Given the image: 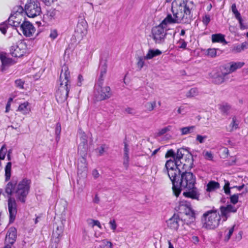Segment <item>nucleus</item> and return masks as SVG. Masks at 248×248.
<instances>
[{
	"instance_id": "obj_59",
	"label": "nucleus",
	"mask_w": 248,
	"mask_h": 248,
	"mask_svg": "<svg viewBox=\"0 0 248 248\" xmlns=\"http://www.w3.org/2000/svg\"><path fill=\"white\" fill-rule=\"evenodd\" d=\"M92 221H93V226H97L99 228H100V229L102 228V227H101V225L100 224V222L98 220L93 219Z\"/></svg>"
},
{
	"instance_id": "obj_63",
	"label": "nucleus",
	"mask_w": 248,
	"mask_h": 248,
	"mask_svg": "<svg viewBox=\"0 0 248 248\" xmlns=\"http://www.w3.org/2000/svg\"><path fill=\"white\" fill-rule=\"evenodd\" d=\"M222 150H223V151H222L223 154L224 155H225L226 156H227L229 154V151L228 149V148H226V147H224V148H223Z\"/></svg>"
},
{
	"instance_id": "obj_56",
	"label": "nucleus",
	"mask_w": 248,
	"mask_h": 248,
	"mask_svg": "<svg viewBox=\"0 0 248 248\" xmlns=\"http://www.w3.org/2000/svg\"><path fill=\"white\" fill-rule=\"evenodd\" d=\"M56 0H42V2L47 6H50L52 3H53Z\"/></svg>"
},
{
	"instance_id": "obj_41",
	"label": "nucleus",
	"mask_w": 248,
	"mask_h": 248,
	"mask_svg": "<svg viewBox=\"0 0 248 248\" xmlns=\"http://www.w3.org/2000/svg\"><path fill=\"white\" fill-rule=\"evenodd\" d=\"M220 51L218 49L209 48L207 50V55L211 57H215L217 55V51Z\"/></svg>"
},
{
	"instance_id": "obj_54",
	"label": "nucleus",
	"mask_w": 248,
	"mask_h": 248,
	"mask_svg": "<svg viewBox=\"0 0 248 248\" xmlns=\"http://www.w3.org/2000/svg\"><path fill=\"white\" fill-rule=\"evenodd\" d=\"M59 241V239H57L55 240L54 242H52L48 248H57Z\"/></svg>"
},
{
	"instance_id": "obj_9",
	"label": "nucleus",
	"mask_w": 248,
	"mask_h": 248,
	"mask_svg": "<svg viewBox=\"0 0 248 248\" xmlns=\"http://www.w3.org/2000/svg\"><path fill=\"white\" fill-rule=\"evenodd\" d=\"M178 208L180 211H184L186 215L189 217V221H186V219H184L186 223L191 224L195 221L196 214L194 210L192 209L189 202L186 201H181L179 203Z\"/></svg>"
},
{
	"instance_id": "obj_53",
	"label": "nucleus",
	"mask_w": 248,
	"mask_h": 248,
	"mask_svg": "<svg viewBox=\"0 0 248 248\" xmlns=\"http://www.w3.org/2000/svg\"><path fill=\"white\" fill-rule=\"evenodd\" d=\"M7 25L4 23L0 27V31L3 34H5L7 32Z\"/></svg>"
},
{
	"instance_id": "obj_6",
	"label": "nucleus",
	"mask_w": 248,
	"mask_h": 248,
	"mask_svg": "<svg viewBox=\"0 0 248 248\" xmlns=\"http://www.w3.org/2000/svg\"><path fill=\"white\" fill-rule=\"evenodd\" d=\"M30 184L31 180L25 178L16 186L15 196L16 199L22 203H25L26 202V199L30 188Z\"/></svg>"
},
{
	"instance_id": "obj_51",
	"label": "nucleus",
	"mask_w": 248,
	"mask_h": 248,
	"mask_svg": "<svg viewBox=\"0 0 248 248\" xmlns=\"http://www.w3.org/2000/svg\"><path fill=\"white\" fill-rule=\"evenodd\" d=\"M210 21V16L209 15H205L202 18V22L205 25H207Z\"/></svg>"
},
{
	"instance_id": "obj_43",
	"label": "nucleus",
	"mask_w": 248,
	"mask_h": 248,
	"mask_svg": "<svg viewBox=\"0 0 248 248\" xmlns=\"http://www.w3.org/2000/svg\"><path fill=\"white\" fill-rule=\"evenodd\" d=\"M172 126L169 125L160 129L157 133L158 136H161L170 130Z\"/></svg>"
},
{
	"instance_id": "obj_26",
	"label": "nucleus",
	"mask_w": 248,
	"mask_h": 248,
	"mask_svg": "<svg viewBox=\"0 0 248 248\" xmlns=\"http://www.w3.org/2000/svg\"><path fill=\"white\" fill-rule=\"evenodd\" d=\"M228 74L227 72L222 73L221 74H216L213 78V81L216 84H220L224 81V78Z\"/></svg>"
},
{
	"instance_id": "obj_55",
	"label": "nucleus",
	"mask_w": 248,
	"mask_h": 248,
	"mask_svg": "<svg viewBox=\"0 0 248 248\" xmlns=\"http://www.w3.org/2000/svg\"><path fill=\"white\" fill-rule=\"evenodd\" d=\"M102 242L105 245L104 248H112V243L110 242L105 240H103Z\"/></svg>"
},
{
	"instance_id": "obj_33",
	"label": "nucleus",
	"mask_w": 248,
	"mask_h": 248,
	"mask_svg": "<svg viewBox=\"0 0 248 248\" xmlns=\"http://www.w3.org/2000/svg\"><path fill=\"white\" fill-rule=\"evenodd\" d=\"M199 94V90L197 88L190 89L186 94L187 98H191L197 96Z\"/></svg>"
},
{
	"instance_id": "obj_28",
	"label": "nucleus",
	"mask_w": 248,
	"mask_h": 248,
	"mask_svg": "<svg viewBox=\"0 0 248 248\" xmlns=\"http://www.w3.org/2000/svg\"><path fill=\"white\" fill-rule=\"evenodd\" d=\"M162 54V52L158 49H150L146 55L144 56V58L147 60H150L153 58L155 57L159 56Z\"/></svg>"
},
{
	"instance_id": "obj_39",
	"label": "nucleus",
	"mask_w": 248,
	"mask_h": 248,
	"mask_svg": "<svg viewBox=\"0 0 248 248\" xmlns=\"http://www.w3.org/2000/svg\"><path fill=\"white\" fill-rule=\"evenodd\" d=\"M144 60H146L144 58V57H138L137 59V67L139 68V70H140L144 65Z\"/></svg>"
},
{
	"instance_id": "obj_52",
	"label": "nucleus",
	"mask_w": 248,
	"mask_h": 248,
	"mask_svg": "<svg viewBox=\"0 0 248 248\" xmlns=\"http://www.w3.org/2000/svg\"><path fill=\"white\" fill-rule=\"evenodd\" d=\"M109 224L111 229L113 230V232H114L117 228V225L115 220L114 219L110 220Z\"/></svg>"
},
{
	"instance_id": "obj_47",
	"label": "nucleus",
	"mask_w": 248,
	"mask_h": 248,
	"mask_svg": "<svg viewBox=\"0 0 248 248\" xmlns=\"http://www.w3.org/2000/svg\"><path fill=\"white\" fill-rule=\"evenodd\" d=\"M234 227H235V225H233L232 228H231L229 229L228 234H227V235L225 236V237L224 238L225 241L227 242L229 240V239L231 238V235H232V234L233 233V232H234Z\"/></svg>"
},
{
	"instance_id": "obj_45",
	"label": "nucleus",
	"mask_w": 248,
	"mask_h": 248,
	"mask_svg": "<svg viewBox=\"0 0 248 248\" xmlns=\"http://www.w3.org/2000/svg\"><path fill=\"white\" fill-rule=\"evenodd\" d=\"M24 81L21 79H16L15 81L16 86L20 89H24Z\"/></svg>"
},
{
	"instance_id": "obj_11",
	"label": "nucleus",
	"mask_w": 248,
	"mask_h": 248,
	"mask_svg": "<svg viewBox=\"0 0 248 248\" xmlns=\"http://www.w3.org/2000/svg\"><path fill=\"white\" fill-rule=\"evenodd\" d=\"M166 27L159 24L158 26L154 27L152 31L153 38L156 44H161L164 42L166 35L165 31Z\"/></svg>"
},
{
	"instance_id": "obj_49",
	"label": "nucleus",
	"mask_w": 248,
	"mask_h": 248,
	"mask_svg": "<svg viewBox=\"0 0 248 248\" xmlns=\"http://www.w3.org/2000/svg\"><path fill=\"white\" fill-rule=\"evenodd\" d=\"M204 158L208 160H212L213 159V155L211 152L206 151L203 153Z\"/></svg>"
},
{
	"instance_id": "obj_62",
	"label": "nucleus",
	"mask_w": 248,
	"mask_h": 248,
	"mask_svg": "<svg viewBox=\"0 0 248 248\" xmlns=\"http://www.w3.org/2000/svg\"><path fill=\"white\" fill-rule=\"evenodd\" d=\"M92 174L95 179L97 178L99 176V174L96 170H93Z\"/></svg>"
},
{
	"instance_id": "obj_13",
	"label": "nucleus",
	"mask_w": 248,
	"mask_h": 248,
	"mask_svg": "<svg viewBox=\"0 0 248 248\" xmlns=\"http://www.w3.org/2000/svg\"><path fill=\"white\" fill-rule=\"evenodd\" d=\"M80 143L78 147V153L81 155H86L88 151V138L84 132L81 130L78 131Z\"/></svg>"
},
{
	"instance_id": "obj_3",
	"label": "nucleus",
	"mask_w": 248,
	"mask_h": 248,
	"mask_svg": "<svg viewBox=\"0 0 248 248\" xmlns=\"http://www.w3.org/2000/svg\"><path fill=\"white\" fill-rule=\"evenodd\" d=\"M69 78L70 72L67 66L64 64L62 67L60 76V86L55 94L58 103H62L67 98L70 88Z\"/></svg>"
},
{
	"instance_id": "obj_24",
	"label": "nucleus",
	"mask_w": 248,
	"mask_h": 248,
	"mask_svg": "<svg viewBox=\"0 0 248 248\" xmlns=\"http://www.w3.org/2000/svg\"><path fill=\"white\" fill-rule=\"evenodd\" d=\"M0 60L2 64L1 67V71H3L5 67L9 66L13 62L12 59L11 58H8L5 54H0Z\"/></svg>"
},
{
	"instance_id": "obj_25",
	"label": "nucleus",
	"mask_w": 248,
	"mask_h": 248,
	"mask_svg": "<svg viewBox=\"0 0 248 248\" xmlns=\"http://www.w3.org/2000/svg\"><path fill=\"white\" fill-rule=\"evenodd\" d=\"M244 64V62H232L230 63V68L226 70V72L228 73V74L232 73L237 69L241 68Z\"/></svg>"
},
{
	"instance_id": "obj_31",
	"label": "nucleus",
	"mask_w": 248,
	"mask_h": 248,
	"mask_svg": "<svg viewBox=\"0 0 248 248\" xmlns=\"http://www.w3.org/2000/svg\"><path fill=\"white\" fill-rule=\"evenodd\" d=\"M28 106L29 103L28 102H25L19 106L17 110L20 111L24 115L27 114L29 113L30 112V109L28 108Z\"/></svg>"
},
{
	"instance_id": "obj_7",
	"label": "nucleus",
	"mask_w": 248,
	"mask_h": 248,
	"mask_svg": "<svg viewBox=\"0 0 248 248\" xmlns=\"http://www.w3.org/2000/svg\"><path fill=\"white\" fill-rule=\"evenodd\" d=\"M21 12L24 11L29 17H34L39 16L41 12V8L38 1H28L24 9L20 7Z\"/></svg>"
},
{
	"instance_id": "obj_37",
	"label": "nucleus",
	"mask_w": 248,
	"mask_h": 248,
	"mask_svg": "<svg viewBox=\"0 0 248 248\" xmlns=\"http://www.w3.org/2000/svg\"><path fill=\"white\" fill-rule=\"evenodd\" d=\"M239 121L237 120L236 117H232V122L230 126L231 127V131L236 130L238 128Z\"/></svg>"
},
{
	"instance_id": "obj_15",
	"label": "nucleus",
	"mask_w": 248,
	"mask_h": 248,
	"mask_svg": "<svg viewBox=\"0 0 248 248\" xmlns=\"http://www.w3.org/2000/svg\"><path fill=\"white\" fill-rule=\"evenodd\" d=\"M20 30L23 34L27 37H31L35 31L33 25L29 21H23L20 25Z\"/></svg>"
},
{
	"instance_id": "obj_42",
	"label": "nucleus",
	"mask_w": 248,
	"mask_h": 248,
	"mask_svg": "<svg viewBox=\"0 0 248 248\" xmlns=\"http://www.w3.org/2000/svg\"><path fill=\"white\" fill-rule=\"evenodd\" d=\"M61 132V125L60 123H57L55 127V134L56 135V140H58L60 139V135Z\"/></svg>"
},
{
	"instance_id": "obj_57",
	"label": "nucleus",
	"mask_w": 248,
	"mask_h": 248,
	"mask_svg": "<svg viewBox=\"0 0 248 248\" xmlns=\"http://www.w3.org/2000/svg\"><path fill=\"white\" fill-rule=\"evenodd\" d=\"M78 86H81L82 85V82L84 80L82 76L81 75H79L78 76Z\"/></svg>"
},
{
	"instance_id": "obj_5",
	"label": "nucleus",
	"mask_w": 248,
	"mask_h": 248,
	"mask_svg": "<svg viewBox=\"0 0 248 248\" xmlns=\"http://www.w3.org/2000/svg\"><path fill=\"white\" fill-rule=\"evenodd\" d=\"M16 182L12 181L9 182L5 187V192L10 196L8 200V207L9 212V223L14 222L17 213L16 203L14 198L11 197L15 193Z\"/></svg>"
},
{
	"instance_id": "obj_40",
	"label": "nucleus",
	"mask_w": 248,
	"mask_h": 248,
	"mask_svg": "<svg viewBox=\"0 0 248 248\" xmlns=\"http://www.w3.org/2000/svg\"><path fill=\"white\" fill-rule=\"evenodd\" d=\"M231 108V106L228 104H225L222 105L220 107V109L221 112L225 114H228L229 111Z\"/></svg>"
},
{
	"instance_id": "obj_44",
	"label": "nucleus",
	"mask_w": 248,
	"mask_h": 248,
	"mask_svg": "<svg viewBox=\"0 0 248 248\" xmlns=\"http://www.w3.org/2000/svg\"><path fill=\"white\" fill-rule=\"evenodd\" d=\"M6 152L7 149L6 145L4 144L1 147L0 150V160L4 159Z\"/></svg>"
},
{
	"instance_id": "obj_38",
	"label": "nucleus",
	"mask_w": 248,
	"mask_h": 248,
	"mask_svg": "<svg viewBox=\"0 0 248 248\" xmlns=\"http://www.w3.org/2000/svg\"><path fill=\"white\" fill-rule=\"evenodd\" d=\"M156 107V102L155 101L148 102L145 105V108L147 110L151 111L153 110Z\"/></svg>"
},
{
	"instance_id": "obj_50",
	"label": "nucleus",
	"mask_w": 248,
	"mask_h": 248,
	"mask_svg": "<svg viewBox=\"0 0 248 248\" xmlns=\"http://www.w3.org/2000/svg\"><path fill=\"white\" fill-rule=\"evenodd\" d=\"M207 138V136H202L201 135H197L196 137V140L199 141L200 143H203L204 142L205 140Z\"/></svg>"
},
{
	"instance_id": "obj_19",
	"label": "nucleus",
	"mask_w": 248,
	"mask_h": 248,
	"mask_svg": "<svg viewBox=\"0 0 248 248\" xmlns=\"http://www.w3.org/2000/svg\"><path fill=\"white\" fill-rule=\"evenodd\" d=\"M21 12H18V14L16 13L15 16H11L8 20V24L11 26L15 27H20L22 24L21 17L22 16L20 14Z\"/></svg>"
},
{
	"instance_id": "obj_10",
	"label": "nucleus",
	"mask_w": 248,
	"mask_h": 248,
	"mask_svg": "<svg viewBox=\"0 0 248 248\" xmlns=\"http://www.w3.org/2000/svg\"><path fill=\"white\" fill-rule=\"evenodd\" d=\"M27 49V46L26 42L23 40H20L11 46L10 54L13 57H20L26 53Z\"/></svg>"
},
{
	"instance_id": "obj_46",
	"label": "nucleus",
	"mask_w": 248,
	"mask_h": 248,
	"mask_svg": "<svg viewBox=\"0 0 248 248\" xmlns=\"http://www.w3.org/2000/svg\"><path fill=\"white\" fill-rule=\"evenodd\" d=\"M242 194H233L230 197V201L233 204H236L238 202L239 195H241Z\"/></svg>"
},
{
	"instance_id": "obj_48",
	"label": "nucleus",
	"mask_w": 248,
	"mask_h": 248,
	"mask_svg": "<svg viewBox=\"0 0 248 248\" xmlns=\"http://www.w3.org/2000/svg\"><path fill=\"white\" fill-rule=\"evenodd\" d=\"M170 157L173 158L172 160H174L175 158V153L172 149L168 150L165 155L166 158H169Z\"/></svg>"
},
{
	"instance_id": "obj_12",
	"label": "nucleus",
	"mask_w": 248,
	"mask_h": 248,
	"mask_svg": "<svg viewBox=\"0 0 248 248\" xmlns=\"http://www.w3.org/2000/svg\"><path fill=\"white\" fill-rule=\"evenodd\" d=\"M185 151V150L184 148H180L177 150L176 154H175V158L174 160L172 159H169L167 160L165 163V165L164 168H163L162 170L163 173H165V170L167 169L168 167H166V165L167 164L168 162L171 161L173 162V163L175 164L176 166L175 165H174V166H173V169L176 170L178 169H180V168H182L183 165L184 164H182L181 161H180L181 159H182L184 155V152Z\"/></svg>"
},
{
	"instance_id": "obj_35",
	"label": "nucleus",
	"mask_w": 248,
	"mask_h": 248,
	"mask_svg": "<svg viewBox=\"0 0 248 248\" xmlns=\"http://www.w3.org/2000/svg\"><path fill=\"white\" fill-rule=\"evenodd\" d=\"M86 28L87 23L85 21H82L77 25V31L81 33H83L84 31H86Z\"/></svg>"
},
{
	"instance_id": "obj_18",
	"label": "nucleus",
	"mask_w": 248,
	"mask_h": 248,
	"mask_svg": "<svg viewBox=\"0 0 248 248\" xmlns=\"http://www.w3.org/2000/svg\"><path fill=\"white\" fill-rule=\"evenodd\" d=\"M180 222H183V220L180 218L178 215L176 214H174L171 218L167 221L168 227L174 230H177L178 229Z\"/></svg>"
},
{
	"instance_id": "obj_21",
	"label": "nucleus",
	"mask_w": 248,
	"mask_h": 248,
	"mask_svg": "<svg viewBox=\"0 0 248 248\" xmlns=\"http://www.w3.org/2000/svg\"><path fill=\"white\" fill-rule=\"evenodd\" d=\"M63 221V220H61L59 225L57 224L56 223L53 225V227H56V230L53 232V236L55 237L56 239H59V237L62 236L63 233L64 229Z\"/></svg>"
},
{
	"instance_id": "obj_32",
	"label": "nucleus",
	"mask_w": 248,
	"mask_h": 248,
	"mask_svg": "<svg viewBox=\"0 0 248 248\" xmlns=\"http://www.w3.org/2000/svg\"><path fill=\"white\" fill-rule=\"evenodd\" d=\"M12 163L9 162L7 163L5 168V180L8 181L11 177V170Z\"/></svg>"
},
{
	"instance_id": "obj_58",
	"label": "nucleus",
	"mask_w": 248,
	"mask_h": 248,
	"mask_svg": "<svg viewBox=\"0 0 248 248\" xmlns=\"http://www.w3.org/2000/svg\"><path fill=\"white\" fill-rule=\"evenodd\" d=\"M58 35L57 32L56 30L52 31L49 35V37L52 39H55Z\"/></svg>"
},
{
	"instance_id": "obj_2",
	"label": "nucleus",
	"mask_w": 248,
	"mask_h": 248,
	"mask_svg": "<svg viewBox=\"0 0 248 248\" xmlns=\"http://www.w3.org/2000/svg\"><path fill=\"white\" fill-rule=\"evenodd\" d=\"M195 8L193 1L174 0L171 8L173 17L170 14H168L160 24L166 28L168 24H189L193 19L192 11Z\"/></svg>"
},
{
	"instance_id": "obj_4",
	"label": "nucleus",
	"mask_w": 248,
	"mask_h": 248,
	"mask_svg": "<svg viewBox=\"0 0 248 248\" xmlns=\"http://www.w3.org/2000/svg\"><path fill=\"white\" fill-rule=\"evenodd\" d=\"M221 218L217 209L213 207L203 214L202 218V227L207 230L215 229L219 226Z\"/></svg>"
},
{
	"instance_id": "obj_27",
	"label": "nucleus",
	"mask_w": 248,
	"mask_h": 248,
	"mask_svg": "<svg viewBox=\"0 0 248 248\" xmlns=\"http://www.w3.org/2000/svg\"><path fill=\"white\" fill-rule=\"evenodd\" d=\"M212 41L213 43H222L226 44L227 42L225 39V36L220 33L213 34L212 35Z\"/></svg>"
},
{
	"instance_id": "obj_61",
	"label": "nucleus",
	"mask_w": 248,
	"mask_h": 248,
	"mask_svg": "<svg viewBox=\"0 0 248 248\" xmlns=\"http://www.w3.org/2000/svg\"><path fill=\"white\" fill-rule=\"evenodd\" d=\"M93 203H96V204H98L99 203L100 198L98 196V195L97 194H95V197L93 200Z\"/></svg>"
},
{
	"instance_id": "obj_64",
	"label": "nucleus",
	"mask_w": 248,
	"mask_h": 248,
	"mask_svg": "<svg viewBox=\"0 0 248 248\" xmlns=\"http://www.w3.org/2000/svg\"><path fill=\"white\" fill-rule=\"evenodd\" d=\"M12 153V150L11 149H10L8 151V154H7V159L9 161H10L11 160V154Z\"/></svg>"
},
{
	"instance_id": "obj_29",
	"label": "nucleus",
	"mask_w": 248,
	"mask_h": 248,
	"mask_svg": "<svg viewBox=\"0 0 248 248\" xmlns=\"http://www.w3.org/2000/svg\"><path fill=\"white\" fill-rule=\"evenodd\" d=\"M206 186V191L208 192H211L219 188L220 185L217 182L211 181L207 184Z\"/></svg>"
},
{
	"instance_id": "obj_17",
	"label": "nucleus",
	"mask_w": 248,
	"mask_h": 248,
	"mask_svg": "<svg viewBox=\"0 0 248 248\" xmlns=\"http://www.w3.org/2000/svg\"><path fill=\"white\" fill-rule=\"evenodd\" d=\"M99 69L100 75L95 85H103L104 81V77L107 70V64L106 61H102L100 62Z\"/></svg>"
},
{
	"instance_id": "obj_8",
	"label": "nucleus",
	"mask_w": 248,
	"mask_h": 248,
	"mask_svg": "<svg viewBox=\"0 0 248 248\" xmlns=\"http://www.w3.org/2000/svg\"><path fill=\"white\" fill-rule=\"evenodd\" d=\"M111 96L110 88L108 86L94 85V97L96 101H100L109 98Z\"/></svg>"
},
{
	"instance_id": "obj_1",
	"label": "nucleus",
	"mask_w": 248,
	"mask_h": 248,
	"mask_svg": "<svg viewBox=\"0 0 248 248\" xmlns=\"http://www.w3.org/2000/svg\"><path fill=\"white\" fill-rule=\"evenodd\" d=\"M175 164L171 161L167 163L165 174L168 175L172 184V190L174 195L178 197L182 190L186 191L183 193L186 198L193 200H199L200 193L198 189L195 186L196 178L195 176L191 172L187 170L192 168L193 160H191L189 165L184 164L182 168L176 170L173 169Z\"/></svg>"
},
{
	"instance_id": "obj_20",
	"label": "nucleus",
	"mask_w": 248,
	"mask_h": 248,
	"mask_svg": "<svg viewBox=\"0 0 248 248\" xmlns=\"http://www.w3.org/2000/svg\"><path fill=\"white\" fill-rule=\"evenodd\" d=\"M17 238V230L15 227H10L6 235V240L11 244L13 245Z\"/></svg>"
},
{
	"instance_id": "obj_16",
	"label": "nucleus",
	"mask_w": 248,
	"mask_h": 248,
	"mask_svg": "<svg viewBox=\"0 0 248 248\" xmlns=\"http://www.w3.org/2000/svg\"><path fill=\"white\" fill-rule=\"evenodd\" d=\"M85 156L81 155L82 157L78 159V174L81 175L82 176H85L87 175V164Z\"/></svg>"
},
{
	"instance_id": "obj_36",
	"label": "nucleus",
	"mask_w": 248,
	"mask_h": 248,
	"mask_svg": "<svg viewBox=\"0 0 248 248\" xmlns=\"http://www.w3.org/2000/svg\"><path fill=\"white\" fill-rule=\"evenodd\" d=\"M57 13L58 11L56 10L55 9H50V10L47 11L46 16L48 17L49 19L52 20V19L55 18Z\"/></svg>"
},
{
	"instance_id": "obj_23",
	"label": "nucleus",
	"mask_w": 248,
	"mask_h": 248,
	"mask_svg": "<svg viewBox=\"0 0 248 248\" xmlns=\"http://www.w3.org/2000/svg\"><path fill=\"white\" fill-rule=\"evenodd\" d=\"M248 48V43L244 42L241 44L234 45L232 47L231 50L234 53H240L241 51Z\"/></svg>"
},
{
	"instance_id": "obj_22",
	"label": "nucleus",
	"mask_w": 248,
	"mask_h": 248,
	"mask_svg": "<svg viewBox=\"0 0 248 248\" xmlns=\"http://www.w3.org/2000/svg\"><path fill=\"white\" fill-rule=\"evenodd\" d=\"M124 161L123 165L126 169H127L129 165V149L128 145L126 142H124Z\"/></svg>"
},
{
	"instance_id": "obj_14",
	"label": "nucleus",
	"mask_w": 248,
	"mask_h": 248,
	"mask_svg": "<svg viewBox=\"0 0 248 248\" xmlns=\"http://www.w3.org/2000/svg\"><path fill=\"white\" fill-rule=\"evenodd\" d=\"M220 216L222 217V221H226L230 217V213H236L237 208L232 204H228L227 206H221L219 208Z\"/></svg>"
},
{
	"instance_id": "obj_60",
	"label": "nucleus",
	"mask_w": 248,
	"mask_h": 248,
	"mask_svg": "<svg viewBox=\"0 0 248 248\" xmlns=\"http://www.w3.org/2000/svg\"><path fill=\"white\" fill-rule=\"evenodd\" d=\"M105 145H102L99 149H98V152H99V155L100 156L103 155L105 152Z\"/></svg>"
},
{
	"instance_id": "obj_30",
	"label": "nucleus",
	"mask_w": 248,
	"mask_h": 248,
	"mask_svg": "<svg viewBox=\"0 0 248 248\" xmlns=\"http://www.w3.org/2000/svg\"><path fill=\"white\" fill-rule=\"evenodd\" d=\"M195 129V126L191 125L189 126H186L182 127L180 129L181 131V135H186L190 133H192Z\"/></svg>"
},
{
	"instance_id": "obj_34",
	"label": "nucleus",
	"mask_w": 248,
	"mask_h": 248,
	"mask_svg": "<svg viewBox=\"0 0 248 248\" xmlns=\"http://www.w3.org/2000/svg\"><path fill=\"white\" fill-rule=\"evenodd\" d=\"M233 14L235 16V18L238 20L239 24H240V27L241 29H245L248 28V27L245 25L243 23V20L241 18V15L240 13L238 12V11H235V12L233 13Z\"/></svg>"
}]
</instances>
